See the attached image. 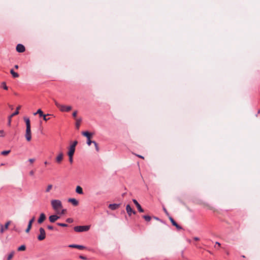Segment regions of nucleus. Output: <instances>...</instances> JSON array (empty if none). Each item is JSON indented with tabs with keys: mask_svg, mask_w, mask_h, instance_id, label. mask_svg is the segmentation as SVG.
<instances>
[{
	"mask_svg": "<svg viewBox=\"0 0 260 260\" xmlns=\"http://www.w3.org/2000/svg\"><path fill=\"white\" fill-rule=\"evenodd\" d=\"M55 105L59 109V110L62 112H68L70 111L72 107L71 106H66L59 104L55 100H53Z\"/></svg>",
	"mask_w": 260,
	"mask_h": 260,
	"instance_id": "obj_1",
	"label": "nucleus"
},
{
	"mask_svg": "<svg viewBox=\"0 0 260 260\" xmlns=\"http://www.w3.org/2000/svg\"><path fill=\"white\" fill-rule=\"evenodd\" d=\"M51 206L53 209L56 211V213H58L60 209L62 207V203L60 200H53L51 201Z\"/></svg>",
	"mask_w": 260,
	"mask_h": 260,
	"instance_id": "obj_2",
	"label": "nucleus"
},
{
	"mask_svg": "<svg viewBox=\"0 0 260 260\" xmlns=\"http://www.w3.org/2000/svg\"><path fill=\"white\" fill-rule=\"evenodd\" d=\"M74 230L76 232H86L89 230V226H88V225L76 226L74 228Z\"/></svg>",
	"mask_w": 260,
	"mask_h": 260,
	"instance_id": "obj_3",
	"label": "nucleus"
},
{
	"mask_svg": "<svg viewBox=\"0 0 260 260\" xmlns=\"http://www.w3.org/2000/svg\"><path fill=\"white\" fill-rule=\"evenodd\" d=\"M39 231L40 235L38 236V239L39 241H42L46 238V233L45 230L43 228H40Z\"/></svg>",
	"mask_w": 260,
	"mask_h": 260,
	"instance_id": "obj_4",
	"label": "nucleus"
},
{
	"mask_svg": "<svg viewBox=\"0 0 260 260\" xmlns=\"http://www.w3.org/2000/svg\"><path fill=\"white\" fill-rule=\"evenodd\" d=\"M25 138L27 141H30L31 139V127L26 128Z\"/></svg>",
	"mask_w": 260,
	"mask_h": 260,
	"instance_id": "obj_5",
	"label": "nucleus"
},
{
	"mask_svg": "<svg viewBox=\"0 0 260 260\" xmlns=\"http://www.w3.org/2000/svg\"><path fill=\"white\" fill-rule=\"evenodd\" d=\"M21 108V106H19L16 108V110L15 112L12 113L11 115L9 116V121H8V124L9 125H10L11 122V118L13 116H15L19 114V110Z\"/></svg>",
	"mask_w": 260,
	"mask_h": 260,
	"instance_id": "obj_6",
	"label": "nucleus"
},
{
	"mask_svg": "<svg viewBox=\"0 0 260 260\" xmlns=\"http://www.w3.org/2000/svg\"><path fill=\"white\" fill-rule=\"evenodd\" d=\"M126 211L127 212V213L128 215L130 216L132 215V214H136V212L129 205H127L126 206Z\"/></svg>",
	"mask_w": 260,
	"mask_h": 260,
	"instance_id": "obj_7",
	"label": "nucleus"
},
{
	"mask_svg": "<svg viewBox=\"0 0 260 260\" xmlns=\"http://www.w3.org/2000/svg\"><path fill=\"white\" fill-rule=\"evenodd\" d=\"M16 50L18 52L22 53L25 51V48L22 44H19L16 46Z\"/></svg>",
	"mask_w": 260,
	"mask_h": 260,
	"instance_id": "obj_8",
	"label": "nucleus"
},
{
	"mask_svg": "<svg viewBox=\"0 0 260 260\" xmlns=\"http://www.w3.org/2000/svg\"><path fill=\"white\" fill-rule=\"evenodd\" d=\"M133 202H134V203L135 204V205L137 207L138 211L140 212H144L143 209L141 207L140 204L138 202V201L136 199H133Z\"/></svg>",
	"mask_w": 260,
	"mask_h": 260,
	"instance_id": "obj_9",
	"label": "nucleus"
},
{
	"mask_svg": "<svg viewBox=\"0 0 260 260\" xmlns=\"http://www.w3.org/2000/svg\"><path fill=\"white\" fill-rule=\"evenodd\" d=\"M69 247L70 248H77L80 250H84L86 249V247L80 245H76V244H71L69 245Z\"/></svg>",
	"mask_w": 260,
	"mask_h": 260,
	"instance_id": "obj_10",
	"label": "nucleus"
},
{
	"mask_svg": "<svg viewBox=\"0 0 260 260\" xmlns=\"http://www.w3.org/2000/svg\"><path fill=\"white\" fill-rule=\"evenodd\" d=\"M169 219L170 220V221H171V223H172V224L176 226V228L178 229V230H181L182 229V227L181 226H180L174 220V219L172 217H169Z\"/></svg>",
	"mask_w": 260,
	"mask_h": 260,
	"instance_id": "obj_11",
	"label": "nucleus"
},
{
	"mask_svg": "<svg viewBox=\"0 0 260 260\" xmlns=\"http://www.w3.org/2000/svg\"><path fill=\"white\" fill-rule=\"evenodd\" d=\"M46 219V215L42 213L40 214V217L38 220V222L40 224L42 223Z\"/></svg>",
	"mask_w": 260,
	"mask_h": 260,
	"instance_id": "obj_12",
	"label": "nucleus"
},
{
	"mask_svg": "<svg viewBox=\"0 0 260 260\" xmlns=\"http://www.w3.org/2000/svg\"><path fill=\"white\" fill-rule=\"evenodd\" d=\"M58 218H59V217L56 215H52L49 216V221L51 222H54L55 221H56Z\"/></svg>",
	"mask_w": 260,
	"mask_h": 260,
	"instance_id": "obj_13",
	"label": "nucleus"
},
{
	"mask_svg": "<svg viewBox=\"0 0 260 260\" xmlns=\"http://www.w3.org/2000/svg\"><path fill=\"white\" fill-rule=\"evenodd\" d=\"M63 159V153L60 152L56 157V161L58 164H60Z\"/></svg>",
	"mask_w": 260,
	"mask_h": 260,
	"instance_id": "obj_14",
	"label": "nucleus"
},
{
	"mask_svg": "<svg viewBox=\"0 0 260 260\" xmlns=\"http://www.w3.org/2000/svg\"><path fill=\"white\" fill-rule=\"evenodd\" d=\"M10 224V221H8L6 223L5 226L4 227L3 225H1V233H3L5 230H7L8 229L9 225Z\"/></svg>",
	"mask_w": 260,
	"mask_h": 260,
	"instance_id": "obj_15",
	"label": "nucleus"
},
{
	"mask_svg": "<svg viewBox=\"0 0 260 260\" xmlns=\"http://www.w3.org/2000/svg\"><path fill=\"white\" fill-rule=\"evenodd\" d=\"M119 204H111L109 205V208L112 210H115L118 208Z\"/></svg>",
	"mask_w": 260,
	"mask_h": 260,
	"instance_id": "obj_16",
	"label": "nucleus"
},
{
	"mask_svg": "<svg viewBox=\"0 0 260 260\" xmlns=\"http://www.w3.org/2000/svg\"><path fill=\"white\" fill-rule=\"evenodd\" d=\"M69 202L71 203L74 206H76L78 205V201L74 198H71L69 199Z\"/></svg>",
	"mask_w": 260,
	"mask_h": 260,
	"instance_id": "obj_17",
	"label": "nucleus"
},
{
	"mask_svg": "<svg viewBox=\"0 0 260 260\" xmlns=\"http://www.w3.org/2000/svg\"><path fill=\"white\" fill-rule=\"evenodd\" d=\"M82 135L86 137L87 139H91V137L92 135V134L89 133L88 132H82Z\"/></svg>",
	"mask_w": 260,
	"mask_h": 260,
	"instance_id": "obj_18",
	"label": "nucleus"
},
{
	"mask_svg": "<svg viewBox=\"0 0 260 260\" xmlns=\"http://www.w3.org/2000/svg\"><path fill=\"white\" fill-rule=\"evenodd\" d=\"M82 121V119L81 118H78L76 119V127L77 129H79Z\"/></svg>",
	"mask_w": 260,
	"mask_h": 260,
	"instance_id": "obj_19",
	"label": "nucleus"
},
{
	"mask_svg": "<svg viewBox=\"0 0 260 260\" xmlns=\"http://www.w3.org/2000/svg\"><path fill=\"white\" fill-rule=\"evenodd\" d=\"M24 120L26 123V127H31L30 122V120H29V118L24 117Z\"/></svg>",
	"mask_w": 260,
	"mask_h": 260,
	"instance_id": "obj_20",
	"label": "nucleus"
},
{
	"mask_svg": "<svg viewBox=\"0 0 260 260\" xmlns=\"http://www.w3.org/2000/svg\"><path fill=\"white\" fill-rule=\"evenodd\" d=\"M75 151V148L70 147L68 152V155L73 156Z\"/></svg>",
	"mask_w": 260,
	"mask_h": 260,
	"instance_id": "obj_21",
	"label": "nucleus"
},
{
	"mask_svg": "<svg viewBox=\"0 0 260 260\" xmlns=\"http://www.w3.org/2000/svg\"><path fill=\"white\" fill-rule=\"evenodd\" d=\"M76 191L77 193H78L79 194H81L83 193L82 188L80 186H77L76 189Z\"/></svg>",
	"mask_w": 260,
	"mask_h": 260,
	"instance_id": "obj_22",
	"label": "nucleus"
},
{
	"mask_svg": "<svg viewBox=\"0 0 260 260\" xmlns=\"http://www.w3.org/2000/svg\"><path fill=\"white\" fill-rule=\"evenodd\" d=\"M10 73L14 78H17L19 77V74L17 73L14 72L13 69L10 70Z\"/></svg>",
	"mask_w": 260,
	"mask_h": 260,
	"instance_id": "obj_23",
	"label": "nucleus"
},
{
	"mask_svg": "<svg viewBox=\"0 0 260 260\" xmlns=\"http://www.w3.org/2000/svg\"><path fill=\"white\" fill-rule=\"evenodd\" d=\"M37 114H39L40 117H43L45 115L40 109H38L37 112L34 113V115H36Z\"/></svg>",
	"mask_w": 260,
	"mask_h": 260,
	"instance_id": "obj_24",
	"label": "nucleus"
},
{
	"mask_svg": "<svg viewBox=\"0 0 260 260\" xmlns=\"http://www.w3.org/2000/svg\"><path fill=\"white\" fill-rule=\"evenodd\" d=\"M142 218H144L146 221H150L151 219V217L149 215H143Z\"/></svg>",
	"mask_w": 260,
	"mask_h": 260,
	"instance_id": "obj_25",
	"label": "nucleus"
},
{
	"mask_svg": "<svg viewBox=\"0 0 260 260\" xmlns=\"http://www.w3.org/2000/svg\"><path fill=\"white\" fill-rule=\"evenodd\" d=\"M15 252L12 251L8 256L7 260H11L14 255Z\"/></svg>",
	"mask_w": 260,
	"mask_h": 260,
	"instance_id": "obj_26",
	"label": "nucleus"
},
{
	"mask_svg": "<svg viewBox=\"0 0 260 260\" xmlns=\"http://www.w3.org/2000/svg\"><path fill=\"white\" fill-rule=\"evenodd\" d=\"M26 249L25 245H23L18 248V251H24Z\"/></svg>",
	"mask_w": 260,
	"mask_h": 260,
	"instance_id": "obj_27",
	"label": "nucleus"
},
{
	"mask_svg": "<svg viewBox=\"0 0 260 260\" xmlns=\"http://www.w3.org/2000/svg\"><path fill=\"white\" fill-rule=\"evenodd\" d=\"M52 185L49 184L47 186V188L46 189V192H48L50 191V190L52 188Z\"/></svg>",
	"mask_w": 260,
	"mask_h": 260,
	"instance_id": "obj_28",
	"label": "nucleus"
},
{
	"mask_svg": "<svg viewBox=\"0 0 260 260\" xmlns=\"http://www.w3.org/2000/svg\"><path fill=\"white\" fill-rule=\"evenodd\" d=\"M10 151H11L10 150L3 151L1 152V154L3 155H6L8 154L10 152Z\"/></svg>",
	"mask_w": 260,
	"mask_h": 260,
	"instance_id": "obj_29",
	"label": "nucleus"
},
{
	"mask_svg": "<svg viewBox=\"0 0 260 260\" xmlns=\"http://www.w3.org/2000/svg\"><path fill=\"white\" fill-rule=\"evenodd\" d=\"M57 224L59 226H62V227H67L68 226V224H66V223H57Z\"/></svg>",
	"mask_w": 260,
	"mask_h": 260,
	"instance_id": "obj_30",
	"label": "nucleus"
},
{
	"mask_svg": "<svg viewBox=\"0 0 260 260\" xmlns=\"http://www.w3.org/2000/svg\"><path fill=\"white\" fill-rule=\"evenodd\" d=\"M2 87L5 90H8V87L7 86V85H6L5 82H3L2 83Z\"/></svg>",
	"mask_w": 260,
	"mask_h": 260,
	"instance_id": "obj_31",
	"label": "nucleus"
},
{
	"mask_svg": "<svg viewBox=\"0 0 260 260\" xmlns=\"http://www.w3.org/2000/svg\"><path fill=\"white\" fill-rule=\"evenodd\" d=\"M77 141H75L73 142V143L70 146V147L75 148L76 145L77 144Z\"/></svg>",
	"mask_w": 260,
	"mask_h": 260,
	"instance_id": "obj_32",
	"label": "nucleus"
},
{
	"mask_svg": "<svg viewBox=\"0 0 260 260\" xmlns=\"http://www.w3.org/2000/svg\"><path fill=\"white\" fill-rule=\"evenodd\" d=\"M49 115V114H47V115H44V116L43 117V119L44 120H45V121H47L48 120H49V118H47L46 116H48Z\"/></svg>",
	"mask_w": 260,
	"mask_h": 260,
	"instance_id": "obj_33",
	"label": "nucleus"
},
{
	"mask_svg": "<svg viewBox=\"0 0 260 260\" xmlns=\"http://www.w3.org/2000/svg\"><path fill=\"white\" fill-rule=\"evenodd\" d=\"M66 221L68 223H72L73 221V219L71 218H68L66 219Z\"/></svg>",
	"mask_w": 260,
	"mask_h": 260,
	"instance_id": "obj_34",
	"label": "nucleus"
},
{
	"mask_svg": "<svg viewBox=\"0 0 260 260\" xmlns=\"http://www.w3.org/2000/svg\"><path fill=\"white\" fill-rule=\"evenodd\" d=\"M92 143H93V141H91L90 139H87V144L88 146H90Z\"/></svg>",
	"mask_w": 260,
	"mask_h": 260,
	"instance_id": "obj_35",
	"label": "nucleus"
},
{
	"mask_svg": "<svg viewBox=\"0 0 260 260\" xmlns=\"http://www.w3.org/2000/svg\"><path fill=\"white\" fill-rule=\"evenodd\" d=\"M77 111H74L73 114H72V116L74 118H76V116H77Z\"/></svg>",
	"mask_w": 260,
	"mask_h": 260,
	"instance_id": "obj_36",
	"label": "nucleus"
},
{
	"mask_svg": "<svg viewBox=\"0 0 260 260\" xmlns=\"http://www.w3.org/2000/svg\"><path fill=\"white\" fill-rule=\"evenodd\" d=\"M5 136L4 135V131L3 130L0 131V137H4Z\"/></svg>",
	"mask_w": 260,
	"mask_h": 260,
	"instance_id": "obj_37",
	"label": "nucleus"
},
{
	"mask_svg": "<svg viewBox=\"0 0 260 260\" xmlns=\"http://www.w3.org/2000/svg\"><path fill=\"white\" fill-rule=\"evenodd\" d=\"M69 161L70 162V163H72L73 162V156H71V155H69Z\"/></svg>",
	"mask_w": 260,
	"mask_h": 260,
	"instance_id": "obj_38",
	"label": "nucleus"
},
{
	"mask_svg": "<svg viewBox=\"0 0 260 260\" xmlns=\"http://www.w3.org/2000/svg\"><path fill=\"white\" fill-rule=\"evenodd\" d=\"M93 143L94 144L96 150L98 151L99 150V148H98V144L95 141H93Z\"/></svg>",
	"mask_w": 260,
	"mask_h": 260,
	"instance_id": "obj_39",
	"label": "nucleus"
},
{
	"mask_svg": "<svg viewBox=\"0 0 260 260\" xmlns=\"http://www.w3.org/2000/svg\"><path fill=\"white\" fill-rule=\"evenodd\" d=\"M47 228L48 229L50 230H53V226H52V225H48L47 226Z\"/></svg>",
	"mask_w": 260,
	"mask_h": 260,
	"instance_id": "obj_40",
	"label": "nucleus"
},
{
	"mask_svg": "<svg viewBox=\"0 0 260 260\" xmlns=\"http://www.w3.org/2000/svg\"><path fill=\"white\" fill-rule=\"evenodd\" d=\"M79 258L82 259H87V258L85 256H84L82 255L79 256Z\"/></svg>",
	"mask_w": 260,
	"mask_h": 260,
	"instance_id": "obj_41",
	"label": "nucleus"
},
{
	"mask_svg": "<svg viewBox=\"0 0 260 260\" xmlns=\"http://www.w3.org/2000/svg\"><path fill=\"white\" fill-rule=\"evenodd\" d=\"M28 160L30 163H33L35 161V159L34 158H30Z\"/></svg>",
	"mask_w": 260,
	"mask_h": 260,
	"instance_id": "obj_42",
	"label": "nucleus"
},
{
	"mask_svg": "<svg viewBox=\"0 0 260 260\" xmlns=\"http://www.w3.org/2000/svg\"><path fill=\"white\" fill-rule=\"evenodd\" d=\"M29 174L31 176H33L34 175V171L33 170H31L29 172Z\"/></svg>",
	"mask_w": 260,
	"mask_h": 260,
	"instance_id": "obj_43",
	"label": "nucleus"
},
{
	"mask_svg": "<svg viewBox=\"0 0 260 260\" xmlns=\"http://www.w3.org/2000/svg\"><path fill=\"white\" fill-rule=\"evenodd\" d=\"M35 217H33L29 221L33 223L34 221H35Z\"/></svg>",
	"mask_w": 260,
	"mask_h": 260,
	"instance_id": "obj_44",
	"label": "nucleus"
},
{
	"mask_svg": "<svg viewBox=\"0 0 260 260\" xmlns=\"http://www.w3.org/2000/svg\"><path fill=\"white\" fill-rule=\"evenodd\" d=\"M193 239H194L195 241H199V240H200V239H199L198 237H194V238H193Z\"/></svg>",
	"mask_w": 260,
	"mask_h": 260,
	"instance_id": "obj_45",
	"label": "nucleus"
},
{
	"mask_svg": "<svg viewBox=\"0 0 260 260\" xmlns=\"http://www.w3.org/2000/svg\"><path fill=\"white\" fill-rule=\"evenodd\" d=\"M30 230V229H29V228H28L27 227V229H26V230H25V232H26V233H28V232H29Z\"/></svg>",
	"mask_w": 260,
	"mask_h": 260,
	"instance_id": "obj_46",
	"label": "nucleus"
},
{
	"mask_svg": "<svg viewBox=\"0 0 260 260\" xmlns=\"http://www.w3.org/2000/svg\"><path fill=\"white\" fill-rule=\"evenodd\" d=\"M164 211L166 214H168V211L165 208H164Z\"/></svg>",
	"mask_w": 260,
	"mask_h": 260,
	"instance_id": "obj_47",
	"label": "nucleus"
},
{
	"mask_svg": "<svg viewBox=\"0 0 260 260\" xmlns=\"http://www.w3.org/2000/svg\"><path fill=\"white\" fill-rule=\"evenodd\" d=\"M31 226H32L31 225L28 224L27 227H28V228H29V229H31Z\"/></svg>",
	"mask_w": 260,
	"mask_h": 260,
	"instance_id": "obj_48",
	"label": "nucleus"
},
{
	"mask_svg": "<svg viewBox=\"0 0 260 260\" xmlns=\"http://www.w3.org/2000/svg\"><path fill=\"white\" fill-rule=\"evenodd\" d=\"M216 244H217L219 246H220V243H219V242H216Z\"/></svg>",
	"mask_w": 260,
	"mask_h": 260,
	"instance_id": "obj_49",
	"label": "nucleus"
},
{
	"mask_svg": "<svg viewBox=\"0 0 260 260\" xmlns=\"http://www.w3.org/2000/svg\"><path fill=\"white\" fill-rule=\"evenodd\" d=\"M14 67H15V69H17L18 68V65H15Z\"/></svg>",
	"mask_w": 260,
	"mask_h": 260,
	"instance_id": "obj_50",
	"label": "nucleus"
},
{
	"mask_svg": "<svg viewBox=\"0 0 260 260\" xmlns=\"http://www.w3.org/2000/svg\"><path fill=\"white\" fill-rule=\"evenodd\" d=\"M48 164H49V163H48L47 161H46L44 162V164H45V165H48Z\"/></svg>",
	"mask_w": 260,
	"mask_h": 260,
	"instance_id": "obj_51",
	"label": "nucleus"
},
{
	"mask_svg": "<svg viewBox=\"0 0 260 260\" xmlns=\"http://www.w3.org/2000/svg\"><path fill=\"white\" fill-rule=\"evenodd\" d=\"M65 211H66V210H64V209H63V210H62V212H61V213H62V214H64V213Z\"/></svg>",
	"mask_w": 260,
	"mask_h": 260,
	"instance_id": "obj_52",
	"label": "nucleus"
},
{
	"mask_svg": "<svg viewBox=\"0 0 260 260\" xmlns=\"http://www.w3.org/2000/svg\"><path fill=\"white\" fill-rule=\"evenodd\" d=\"M138 157H139L140 158H144V157L142 156H141V155H138Z\"/></svg>",
	"mask_w": 260,
	"mask_h": 260,
	"instance_id": "obj_53",
	"label": "nucleus"
},
{
	"mask_svg": "<svg viewBox=\"0 0 260 260\" xmlns=\"http://www.w3.org/2000/svg\"><path fill=\"white\" fill-rule=\"evenodd\" d=\"M32 223L29 221L28 224H30V225H32Z\"/></svg>",
	"mask_w": 260,
	"mask_h": 260,
	"instance_id": "obj_54",
	"label": "nucleus"
},
{
	"mask_svg": "<svg viewBox=\"0 0 260 260\" xmlns=\"http://www.w3.org/2000/svg\"><path fill=\"white\" fill-rule=\"evenodd\" d=\"M154 218L156 220H159V218L158 217H154Z\"/></svg>",
	"mask_w": 260,
	"mask_h": 260,
	"instance_id": "obj_55",
	"label": "nucleus"
},
{
	"mask_svg": "<svg viewBox=\"0 0 260 260\" xmlns=\"http://www.w3.org/2000/svg\"><path fill=\"white\" fill-rule=\"evenodd\" d=\"M259 113H260V110L258 111L257 114H259Z\"/></svg>",
	"mask_w": 260,
	"mask_h": 260,
	"instance_id": "obj_56",
	"label": "nucleus"
}]
</instances>
